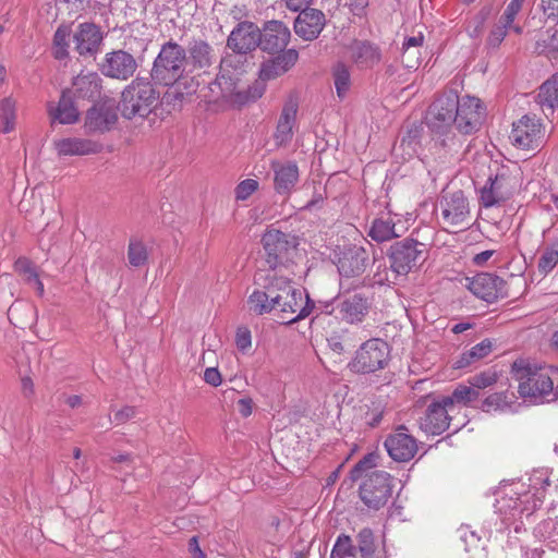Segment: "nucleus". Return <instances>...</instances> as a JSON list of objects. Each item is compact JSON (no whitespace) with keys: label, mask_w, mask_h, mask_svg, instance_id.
I'll return each instance as SVG.
<instances>
[{"label":"nucleus","mask_w":558,"mask_h":558,"mask_svg":"<svg viewBox=\"0 0 558 558\" xmlns=\"http://www.w3.org/2000/svg\"><path fill=\"white\" fill-rule=\"evenodd\" d=\"M530 485L535 489L534 493L525 489L524 484L518 483L501 499L497 500V509L505 514V520L523 513L530 515L542 505L544 494L541 492V488L544 490L546 486L550 485L547 473L545 471H537L530 478Z\"/></svg>","instance_id":"obj_1"},{"label":"nucleus","mask_w":558,"mask_h":558,"mask_svg":"<svg viewBox=\"0 0 558 558\" xmlns=\"http://www.w3.org/2000/svg\"><path fill=\"white\" fill-rule=\"evenodd\" d=\"M512 371L519 384L522 398L536 399L554 395L558 381V368L554 366H531L522 361L514 362Z\"/></svg>","instance_id":"obj_2"},{"label":"nucleus","mask_w":558,"mask_h":558,"mask_svg":"<svg viewBox=\"0 0 558 558\" xmlns=\"http://www.w3.org/2000/svg\"><path fill=\"white\" fill-rule=\"evenodd\" d=\"M186 68L185 48L169 40L161 46L154 61L150 76L156 84L172 86L183 77Z\"/></svg>","instance_id":"obj_3"},{"label":"nucleus","mask_w":558,"mask_h":558,"mask_svg":"<svg viewBox=\"0 0 558 558\" xmlns=\"http://www.w3.org/2000/svg\"><path fill=\"white\" fill-rule=\"evenodd\" d=\"M299 59V52L295 49H288L276 57L264 60L260 63L258 81L248 86L246 90L239 92L238 97L242 102L255 101L259 99L266 90V82L272 81L294 66Z\"/></svg>","instance_id":"obj_4"},{"label":"nucleus","mask_w":558,"mask_h":558,"mask_svg":"<svg viewBox=\"0 0 558 558\" xmlns=\"http://www.w3.org/2000/svg\"><path fill=\"white\" fill-rule=\"evenodd\" d=\"M159 93L147 78L136 77L121 95L119 110L126 119L146 117L156 107Z\"/></svg>","instance_id":"obj_5"},{"label":"nucleus","mask_w":558,"mask_h":558,"mask_svg":"<svg viewBox=\"0 0 558 558\" xmlns=\"http://www.w3.org/2000/svg\"><path fill=\"white\" fill-rule=\"evenodd\" d=\"M390 361V347L380 338H371L361 343L348 363L351 373L375 374L385 369Z\"/></svg>","instance_id":"obj_6"},{"label":"nucleus","mask_w":558,"mask_h":558,"mask_svg":"<svg viewBox=\"0 0 558 558\" xmlns=\"http://www.w3.org/2000/svg\"><path fill=\"white\" fill-rule=\"evenodd\" d=\"M278 291L280 298L276 304V313L283 324L296 323L311 314L314 303L283 275H280Z\"/></svg>","instance_id":"obj_7"},{"label":"nucleus","mask_w":558,"mask_h":558,"mask_svg":"<svg viewBox=\"0 0 558 558\" xmlns=\"http://www.w3.org/2000/svg\"><path fill=\"white\" fill-rule=\"evenodd\" d=\"M459 96L454 92L440 95L429 106L426 114V124L433 133L446 134L456 126Z\"/></svg>","instance_id":"obj_8"},{"label":"nucleus","mask_w":558,"mask_h":558,"mask_svg":"<svg viewBox=\"0 0 558 558\" xmlns=\"http://www.w3.org/2000/svg\"><path fill=\"white\" fill-rule=\"evenodd\" d=\"M360 498L373 510L384 507L392 494V477L385 471H373L366 474L360 485Z\"/></svg>","instance_id":"obj_9"},{"label":"nucleus","mask_w":558,"mask_h":558,"mask_svg":"<svg viewBox=\"0 0 558 558\" xmlns=\"http://www.w3.org/2000/svg\"><path fill=\"white\" fill-rule=\"evenodd\" d=\"M440 222L445 229H462L469 225L471 218L470 204L460 190L444 193L439 199Z\"/></svg>","instance_id":"obj_10"},{"label":"nucleus","mask_w":558,"mask_h":558,"mask_svg":"<svg viewBox=\"0 0 558 558\" xmlns=\"http://www.w3.org/2000/svg\"><path fill=\"white\" fill-rule=\"evenodd\" d=\"M262 242L267 256L266 262L272 269L271 272H277L276 268L278 266L290 260L299 245L295 235L276 229L267 230L262 238Z\"/></svg>","instance_id":"obj_11"},{"label":"nucleus","mask_w":558,"mask_h":558,"mask_svg":"<svg viewBox=\"0 0 558 558\" xmlns=\"http://www.w3.org/2000/svg\"><path fill=\"white\" fill-rule=\"evenodd\" d=\"M425 245L413 239H404L390 246L388 257L396 276H405L424 259Z\"/></svg>","instance_id":"obj_12"},{"label":"nucleus","mask_w":558,"mask_h":558,"mask_svg":"<svg viewBox=\"0 0 558 558\" xmlns=\"http://www.w3.org/2000/svg\"><path fill=\"white\" fill-rule=\"evenodd\" d=\"M331 313L340 320L359 325L364 322L371 310V301L363 293H340L332 303Z\"/></svg>","instance_id":"obj_13"},{"label":"nucleus","mask_w":558,"mask_h":558,"mask_svg":"<svg viewBox=\"0 0 558 558\" xmlns=\"http://www.w3.org/2000/svg\"><path fill=\"white\" fill-rule=\"evenodd\" d=\"M367 260V253L362 247H354L343 254L338 263L340 289L342 291H349L352 287L363 283L361 276L366 269Z\"/></svg>","instance_id":"obj_14"},{"label":"nucleus","mask_w":558,"mask_h":558,"mask_svg":"<svg viewBox=\"0 0 558 558\" xmlns=\"http://www.w3.org/2000/svg\"><path fill=\"white\" fill-rule=\"evenodd\" d=\"M279 279L278 272H268L264 278L260 288H256L247 299V306L255 315H265L276 312V304L279 303Z\"/></svg>","instance_id":"obj_15"},{"label":"nucleus","mask_w":558,"mask_h":558,"mask_svg":"<svg viewBox=\"0 0 558 558\" xmlns=\"http://www.w3.org/2000/svg\"><path fill=\"white\" fill-rule=\"evenodd\" d=\"M456 128L462 134H472L480 130L485 109L481 100L473 96L459 98V109L457 110Z\"/></svg>","instance_id":"obj_16"},{"label":"nucleus","mask_w":558,"mask_h":558,"mask_svg":"<svg viewBox=\"0 0 558 558\" xmlns=\"http://www.w3.org/2000/svg\"><path fill=\"white\" fill-rule=\"evenodd\" d=\"M136 69L137 62L135 58L124 50H114L106 53L99 65V70L105 76L122 81L133 76Z\"/></svg>","instance_id":"obj_17"},{"label":"nucleus","mask_w":558,"mask_h":558,"mask_svg":"<svg viewBox=\"0 0 558 558\" xmlns=\"http://www.w3.org/2000/svg\"><path fill=\"white\" fill-rule=\"evenodd\" d=\"M542 123L535 116H523L513 123L510 134L512 143L523 149H534L541 145Z\"/></svg>","instance_id":"obj_18"},{"label":"nucleus","mask_w":558,"mask_h":558,"mask_svg":"<svg viewBox=\"0 0 558 558\" xmlns=\"http://www.w3.org/2000/svg\"><path fill=\"white\" fill-rule=\"evenodd\" d=\"M470 291L477 296L493 303L498 299L508 296L506 281L497 275L489 272L477 274L469 284Z\"/></svg>","instance_id":"obj_19"},{"label":"nucleus","mask_w":558,"mask_h":558,"mask_svg":"<svg viewBox=\"0 0 558 558\" xmlns=\"http://www.w3.org/2000/svg\"><path fill=\"white\" fill-rule=\"evenodd\" d=\"M260 43V29L253 22L239 23L230 33L227 46L235 53L252 52Z\"/></svg>","instance_id":"obj_20"},{"label":"nucleus","mask_w":558,"mask_h":558,"mask_svg":"<svg viewBox=\"0 0 558 558\" xmlns=\"http://www.w3.org/2000/svg\"><path fill=\"white\" fill-rule=\"evenodd\" d=\"M291 37L289 27L281 21L271 20L260 29L259 48L268 53L283 52Z\"/></svg>","instance_id":"obj_21"},{"label":"nucleus","mask_w":558,"mask_h":558,"mask_svg":"<svg viewBox=\"0 0 558 558\" xmlns=\"http://www.w3.org/2000/svg\"><path fill=\"white\" fill-rule=\"evenodd\" d=\"M385 447L389 456L398 462L410 461L417 452L415 438L408 433V428L403 425L399 426L393 434L387 437Z\"/></svg>","instance_id":"obj_22"},{"label":"nucleus","mask_w":558,"mask_h":558,"mask_svg":"<svg viewBox=\"0 0 558 558\" xmlns=\"http://www.w3.org/2000/svg\"><path fill=\"white\" fill-rule=\"evenodd\" d=\"M298 109V98L290 96L282 107L274 134V140L278 146H286L292 141L293 130L296 125Z\"/></svg>","instance_id":"obj_23"},{"label":"nucleus","mask_w":558,"mask_h":558,"mask_svg":"<svg viewBox=\"0 0 558 558\" xmlns=\"http://www.w3.org/2000/svg\"><path fill=\"white\" fill-rule=\"evenodd\" d=\"M452 408L446 402V398L441 401L433 402L427 407L424 417L421 418V428L432 435H439L449 427L448 412Z\"/></svg>","instance_id":"obj_24"},{"label":"nucleus","mask_w":558,"mask_h":558,"mask_svg":"<svg viewBox=\"0 0 558 558\" xmlns=\"http://www.w3.org/2000/svg\"><path fill=\"white\" fill-rule=\"evenodd\" d=\"M326 24L325 14L317 9H307L299 13L294 21L295 34L304 40L316 39Z\"/></svg>","instance_id":"obj_25"},{"label":"nucleus","mask_w":558,"mask_h":558,"mask_svg":"<svg viewBox=\"0 0 558 558\" xmlns=\"http://www.w3.org/2000/svg\"><path fill=\"white\" fill-rule=\"evenodd\" d=\"M270 168L274 172V189L280 194L288 196L299 182L300 171L294 161L272 160Z\"/></svg>","instance_id":"obj_26"},{"label":"nucleus","mask_w":558,"mask_h":558,"mask_svg":"<svg viewBox=\"0 0 558 558\" xmlns=\"http://www.w3.org/2000/svg\"><path fill=\"white\" fill-rule=\"evenodd\" d=\"M405 228L397 215L386 214L373 220L368 235L372 240L381 243L401 236Z\"/></svg>","instance_id":"obj_27"},{"label":"nucleus","mask_w":558,"mask_h":558,"mask_svg":"<svg viewBox=\"0 0 558 558\" xmlns=\"http://www.w3.org/2000/svg\"><path fill=\"white\" fill-rule=\"evenodd\" d=\"M75 50L81 56L96 53L102 41V33L94 23H82L77 26L73 36Z\"/></svg>","instance_id":"obj_28"},{"label":"nucleus","mask_w":558,"mask_h":558,"mask_svg":"<svg viewBox=\"0 0 558 558\" xmlns=\"http://www.w3.org/2000/svg\"><path fill=\"white\" fill-rule=\"evenodd\" d=\"M186 51V65L190 71L206 70L216 61L214 48L203 39H193L189 43Z\"/></svg>","instance_id":"obj_29"},{"label":"nucleus","mask_w":558,"mask_h":558,"mask_svg":"<svg viewBox=\"0 0 558 558\" xmlns=\"http://www.w3.org/2000/svg\"><path fill=\"white\" fill-rule=\"evenodd\" d=\"M351 61L360 69L373 68L380 61L379 48L366 40H354L348 47Z\"/></svg>","instance_id":"obj_30"},{"label":"nucleus","mask_w":558,"mask_h":558,"mask_svg":"<svg viewBox=\"0 0 558 558\" xmlns=\"http://www.w3.org/2000/svg\"><path fill=\"white\" fill-rule=\"evenodd\" d=\"M53 147L59 156H84L97 154L101 145L86 138L66 137L53 142Z\"/></svg>","instance_id":"obj_31"},{"label":"nucleus","mask_w":558,"mask_h":558,"mask_svg":"<svg viewBox=\"0 0 558 558\" xmlns=\"http://www.w3.org/2000/svg\"><path fill=\"white\" fill-rule=\"evenodd\" d=\"M47 112L50 118L51 124L56 122L60 124H73L80 119V112L74 106L71 96L63 92L57 105L49 102L47 105Z\"/></svg>","instance_id":"obj_32"},{"label":"nucleus","mask_w":558,"mask_h":558,"mask_svg":"<svg viewBox=\"0 0 558 558\" xmlns=\"http://www.w3.org/2000/svg\"><path fill=\"white\" fill-rule=\"evenodd\" d=\"M117 113L106 105H96L92 107L86 114L85 128L88 131H107L117 122Z\"/></svg>","instance_id":"obj_33"},{"label":"nucleus","mask_w":558,"mask_h":558,"mask_svg":"<svg viewBox=\"0 0 558 558\" xmlns=\"http://www.w3.org/2000/svg\"><path fill=\"white\" fill-rule=\"evenodd\" d=\"M505 181L506 179L499 175L488 179L481 190L480 196V202L484 207L497 206L508 199L509 193L505 189Z\"/></svg>","instance_id":"obj_34"},{"label":"nucleus","mask_w":558,"mask_h":558,"mask_svg":"<svg viewBox=\"0 0 558 558\" xmlns=\"http://www.w3.org/2000/svg\"><path fill=\"white\" fill-rule=\"evenodd\" d=\"M534 535L554 551H558V520L548 518L536 525Z\"/></svg>","instance_id":"obj_35"},{"label":"nucleus","mask_w":558,"mask_h":558,"mask_svg":"<svg viewBox=\"0 0 558 558\" xmlns=\"http://www.w3.org/2000/svg\"><path fill=\"white\" fill-rule=\"evenodd\" d=\"M331 74L337 96L343 99L350 92L352 85L350 68L339 61L332 66Z\"/></svg>","instance_id":"obj_36"},{"label":"nucleus","mask_w":558,"mask_h":558,"mask_svg":"<svg viewBox=\"0 0 558 558\" xmlns=\"http://www.w3.org/2000/svg\"><path fill=\"white\" fill-rule=\"evenodd\" d=\"M73 85L82 98H94L100 94L99 77L95 73L78 75Z\"/></svg>","instance_id":"obj_37"},{"label":"nucleus","mask_w":558,"mask_h":558,"mask_svg":"<svg viewBox=\"0 0 558 558\" xmlns=\"http://www.w3.org/2000/svg\"><path fill=\"white\" fill-rule=\"evenodd\" d=\"M493 341L484 339L480 343L472 347L469 351L461 354L459 360L456 362V366L459 368L469 366L471 363L486 357L493 350Z\"/></svg>","instance_id":"obj_38"},{"label":"nucleus","mask_w":558,"mask_h":558,"mask_svg":"<svg viewBox=\"0 0 558 558\" xmlns=\"http://www.w3.org/2000/svg\"><path fill=\"white\" fill-rule=\"evenodd\" d=\"M537 99L542 107L547 106L550 110L558 107V73L543 83Z\"/></svg>","instance_id":"obj_39"},{"label":"nucleus","mask_w":558,"mask_h":558,"mask_svg":"<svg viewBox=\"0 0 558 558\" xmlns=\"http://www.w3.org/2000/svg\"><path fill=\"white\" fill-rule=\"evenodd\" d=\"M16 122V102L11 97L0 101L1 132L7 134L14 130Z\"/></svg>","instance_id":"obj_40"},{"label":"nucleus","mask_w":558,"mask_h":558,"mask_svg":"<svg viewBox=\"0 0 558 558\" xmlns=\"http://www.w3.org/2000/svg\"><path fill=\"white\" fill-rule=\"evenodd\" d=\"M535 52L545 54L550 59L558 58V32L547 31L542 34L535 44Z\"/></svg>","instance_id":"obj_41"},{"label":"nucleus","mask_w":558,"mask_h":558,"mask_svg":"<svg viewBox=\"0 0 558 558\" xmlns=\"http://www.w3.org/2000/svg\"><path fill=\"white\" fill-rule=\"evenodd\" d=\"M481 397V392L477 391L472 385H459L451 393L450 397H446V402L452 407L454 403H461L463 405H470L477 401Z\"/></svg>","instance_id":"obj_42"},{"label":"nucleus","mask_w":558,"mask_h":558,"mask_svg":"<svg viewBox=\"0 0 558 558\" xmlns=\"http://www.w3.org/2000/svg\"><path fill=\"white\" fill-rule=\"evenodd\" d=\"M356 550L361 558H373L376 551L374 532L369 527L362 529L355 536Z\"/></svg>","instance_id":"obj_43"},{"label":"nucleus","mask_w":558,"mask_h":558,"mask_svg":"<svg viewBox=\"0 0 558 558\" xmlns=\"http://www.w3.org/2000/svg\"><path fill=\"white\" fill-rule=\"evenodd\" d=\"M327 342L332 352L343 354L353 345L354 338L352 332L343 329L338 332H332L327 339Z\"/></svg>","instance_id":"obj_44"},{"label":"nucleus","mask_w":558,"mask_h":558,"mask_svg":"<svg viewBox=\"0 0 558 558\" xmlns=\"http://www.w3.org/2000/svg\"><path fill=\"white\" fill-rule=\"evenodd\" d=\"M356 547L347 534H340L331 549L330 558H355Z\"/></svg>","instance_id":"obj_45"},{"label":"nucleus","mask_w":558,"mask_h":558,"mask_svg":"<svg viewBox=\"0 0 558 558\" xmlns=\"http://www.w3.org/2000/svg\"><path fill=\"white\" fill-rule=\"evenodd\" d=\"M148 252L145 244L136 239L130 240L128 246V260L132 267H142L147 263Z\"/></svg>","instance_id":"obj_46"},{"label":"nucleus","mask_w":558,"mask_h":558,"mask_svg":"<svg viewBox=\"0 0 558 558\" xmlns=\"http://www.w3.org/2000/svg\"><path fill=\"white\" fill-rule=\"evenodd\" d=\"M492 7H483L470 21L466 26L468 34L472 38H480L483 34L486 21L492 14Z\"/></svg>","instance_id":"obj_47"},{"label":"nucleus","mask_w":558,"mask_h":558,"mask_svg":"<svg viewBox=\"0 0 558 558\" xmlns=\"http://www.w3.org/2000/svg\"><path fill=\"white\" fill-rule=\"evenodd\" d=\"M16 267L20 272L25 276L26 282L36 289L38 295H44V283L39 279L38 272L35 270L33 265L27 259H20L16 263Z\"/></svg>","instance_id":"obj_48"},{"label":"nucleus","mask_w":558,"mask_h":558,"mask_svg":"<svg viewBox=\"0 0 558 558\" xmlns=\"http://www.w3.org/2000/svg\"><path fill=\"white\" fill-rule=\"evenodd\" d=\"M558 264V242L548 245L538 259V271L547 275Z\"/></svg>","instance_id":"obj_49"},{"label":"nucleus","mask_w":558,"mask_h":558,"mask_svg":"<svg viewBox=\"0 0 558 558\" xmlns=\"http://www.w3.org/2000/svg\"><path fill=\"white\" fill-rule=\"evenodd\" d=\"M511 404V398L507 391H499L487 396L482 402V410L485 412L505 410Z\"/></svg>","instance_id":"obj_50"},{"label":"nucleus","mask_w":558,"mask_h":558,"mask_svg":"<svg viewBox=\"0 0 558 558\" xmlns=\"http://www.w3.org/2000/svg\"><path fill=\"white\" fill-rule=\"evenodd\" d=\"M498 381V374L496 371L487 369L471 376L468 384L477 389L478 392L486 388L493 387Z\"/></svg>","instance_id":"obj_51"},{"label":"nucleus","mask_w":558,"mask_h":558,"mask_svg":"<svg viewBox=\"0 0 558 558\" xmlns=\"http://www.w3.org/2000/svg\"><path fill=\"white\" fill-rule=\"evenodd\" d=\"M424 40V37L422 34H418L417 36L408 37L403 43V62L405 63L407 68H414L417 64V61H411L410 56L415 54V51L418 47L422 46Z\"/></svg>","instance_id":"obj_52"},{"label":"nucleus","mask_w":558,"mask_h":558,"mask_svg":"<svg viewBox=\"0 0 558 558\" xmlns=\"http://www.w3.org/2000/svg\"><path fill=\"white\" fill-rule=\"evenodd\" d=\"M508 29H511V26L506 25V23H502L501 20H498V23H496L487 37L486 44L489 48H498L500 44L504 41Z\"/></svg>","instance_id":"obj_53"},{"label":"nucleus","mask_w":558,"mask_h":558,"mask_svg":"<svg viewBox=\"0 0 558 558\" xmlns=\"http://www.w3.org/2000/svg\"><path fill=\"white\" fill-rule=\"evenodd\" d=\"M375 465H376V456L374 453L366 454L351 470V478L353 481L359 480L364 472L373 469Z\"/></svg>","instance_id":"obj_54"},{"label":"nucleus","mask_w":558,"mask_h":558,"mask_svg":"<svg viewBox=\"0 0 558 558\" xmlns=\"http://www.w3.org/2000/svg\"><path fill=\"white\" fill-rule=\"evenodd\" d=\"M258 182L254 179L241 181L235 187V197L238 201L247 199L258 189Z\"/></svg>","instance_id":"obj_55"},{"label":"nucleus","mask_w":558,"mask_h":558,"mask_svg":"<svg viewBox=\"0 0 558 558\" xmlns=\"http://www.w3.org/2000/svg\"><path fill=\"white\" fill-rule=\"evenodd\" d=\"M520 11L521 10L519 8L512 7L511 4L508 3L504 13L499 17V20H501L502 23H506V25L511 26V29L515 34H521L523 31V28L521 26L514 24V21H515L518 14L520 13Z\"/></svg>","instance_id":"obj_56"},{"label":"nucleus","mask_w":558,"mask_h":558,"mask_svg":"<svg viewBox=\"0 0 558 558\" xmlns=\"http://www.w3.org/2000/svg\"><path fill=\"white\" fill-rule=\"evenodd\" d=\"M235 344H236V348L242 352H245L251 348L252 335L247 327H239L236 329Z\"/></svg>","instance_id":"obj_57"},{"label":"nucleus","mask_w":558,"mask_h":558,"mask_svg":"<svg viewBox=\"0 0 558 558\" xmlns=\"http://www.w3.org/2000/svg\"><path fill=\"white\" fill-rule=\"evenodd\" d=\"M460 538L465 543V550H469V547H477L481 537L476 534V532L471 531L468 526H462L459 530Z\"/></svg>","instance_id":"obj_58"},{"label":"nucleus","mask_w":558,"mask_h":558,"mask_svg":"<svg viewBox=\"0 0 558 558\" xmlns=\"http://www.w3.org/2000/svg\"><path fill=\"white\" fill-rule=\"evenodd\" d=\"M284 7L292 12H302L310 9L313 0H281Z\"/></svg>","instance_id":"obj_59"},{"label":"nucleus","mask_w":558,"mask_h":558,"mask_svg":"<svg viewBox=\"0 0 558 558\" xmlns=\"http://www.w3.org/2000/svg\"><path fill=\"white\" fill-rule=\"evenodd\" d=\"M70 31L68 27H59L53 36L54 47H69Z\"/></svg>","instance_id":"obj_60"},{"label":"nucleus","mask_w":558,"mask_h":558,"mask_svg":"<svg viewBox=\"0 0 558 558\" xmlns=\"http://www.w3.org/2000/svg\"><path fill=\"white\" fill-rule=\"evenodd\" d=\"M136 410L134 407L126 405L123 409L119 410L114 414V422L117 424H123L130 418L134 417Z\"/></svg>","instance_id":"obj_61"},{"label":"nucleus","mask_w":558,"mask_h":558,"mask_svg":"<svg viewBox=\"0 0 558 558\" xmlns=\"http://www.w3.org/2000/svg\"><path fill=\"white\" fill-rule=\"evenodd\" d=\"M204 380L207 384L217 387L221 384V375L217 368L208 367L204 372Z\"/></svg>","instance_id":"obj_62"},{"label":"nucleus","mask_w":558,"mask_h":558,"mask_svg":"<svg viewBox=\"0 0 558 558\" xmlns=\"http://www.w3.org/2000/svg\"><path fill=\"white\" fill-rule=\"evenodd\" d=\"M542 4L548 17L558 19V0H542Z\"/></svg>","instance_id":"obj_63"},{"label":"nucleus","mask_w":558,"mask_h":558,"mask_svg":"<svg viewBox=\"0 0 558 558\" xmlns=\"http://www.w3.org/2000/svg\"><path fill=\"white\" fill-rule=\"evenodd\" d=\"M238 405L242 416L247 417L252 414V401L250 399H240Z\"/></svg>","instance_id":"obj_64"}]
</instances>
